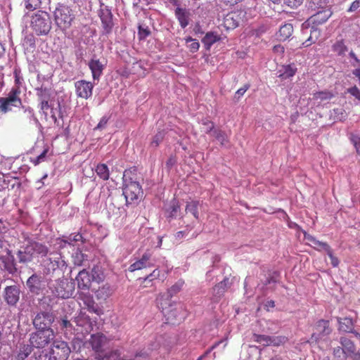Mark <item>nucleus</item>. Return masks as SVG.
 <instances>
[{"mask_svg": "<svg viewBox=\"0 0 360 360\" xmlns=\"http://www.w3.org/2000/svg\"><path fill=\"white\" fill-rule=\"evenodd\" d=\"M49 354L45 351H38L34 352L31 356L30 360H49Z\"/></svg>", "mask_w": 360, "mask_h": 360, "instance_id": "bf43d9fd", "label": "nucleus"}, {"mask_svg": "<svg viewBox=\"0 0 360 360\" xmlns=\"http://www.w3.org/2000/svg\"><path fill=\"white\" fill-rule=\"evenodd\" d=\"M269 346L279 347L284 345L288 338L285 336H269Z\"/></svg>", "mask_w": 360, "mask_h": 360, "instance_id": "c03bdc74", "label": "nucleus"}, {"mask_svg": "<svg viewBox=\"0 0 360 360\" xmlns=\"http://www.w3.org/2000/svg\"><path fill=\"white\" fill-rule=\"evenodd\" d=\"M340 343L342 346L345 351L350 354L356 351V347L353 341L346 337H341Z\"/></svg>", "mask_w": 360, "mask_h": 360, "instance_id": "4c0bfd02", "label": "nucleus"}, {"mask_svg": "<svg viewBox=\"0 0 360 360\" xmlns=\"http://www.w3.org/2000/svg\"><path fill=\"white\" fill-rule=\"evenodd\" d=\"M177 158L175 155H171L166 162V167L168 170H170L174 165H176Z\"/></svg>", "mask_w": 360, "mask_h": 360, "instance_id": "69168bd1", "label": "nucleus"}, {"mask_svg": "<svg viewBox=\"0 0 360 360\" xmlns=\"http://www.w3.org/2000/svg\"><path fill=\"white\" fill-rule=\"evenodd\" d=\"M34 348L30 343L20 345L19 351L15 356V360H25L32 353Z\"/></svg>", "mask_w": 360, "mask_h": 360, "instance_id": "473e14b6", "label": "nucleus"}, {"mask_svg": "<svg viewBox=\"0 0 360 360\" xmlns=\"http://www.w3.org/2000/svg\"><path fill=\"white\" fill-rule=\"evenodd\" d=\"M151 254L149 252H145L142 257L133 264H131L129 270L130 271H135L141 270L147 267L153 266V264L150 262Z\"/></svg>", "mask_w": 360, "mask_h": 360, "instance_id": "5701e85b", "label": "nucleus"}, {"mask_svg": "<svg viewBox=\"0 0 360 360\" xmlns=\"http://www.w3.org/2000/svg\"><path fill=\"white\" fill-rule=\"evenodd\" d=\"M54 330H35L30 334L29 342L34 348L44 349L54 341Z\"/></svg>", "mask_w": 360, "mask_h": 360, "instance_id": "9d476101", "label": "nucleus"}, {"mask_svg": "<svg viewBox=\"0 0 360 360\" xmlns=\"http://www.w3.org/2000/svg\"><path fill=\"white\" fill-rule=\"evenodd\" d=\"M79 314L75 318L76 326L74 327L72 323L64 316L60 321V326L65 335L68 333H74L75 338L72 341V349L77 352H82V350L89 349L90 347V339L86 336L90 332V317L87 312L86 307H81Z\"/></svg>", "mask_w": 360, "mask_h": 360, "instance_id": "f257e3e1", "label": "nucleus"}, {"mask_svg": "<svg viewBox=\"0 0 360 360\" xmlns=\"http://www.w3.org/2000/svg\"><path fill=\"white\" fill-rule=\"evenodd\" d=\"M35 91H36V94L38 97L39 101L50 99V98H51L50 89L41 85L40 87L35 88Z\"/></svg>", "mask_w": 360, "mask_h": 360, "instance_id": "a19ab883", "label": "nucleus"}, {"mask_svg": "<svg viewBox=\"0 0 360 360\" xmlns=\"http://www.w3.org/2000/svg\"><path fill=\"white\" fill-rule=\"evenodd\" d=\"M53 153L51 150L49 146H45L42 152L37 155L36 158H31V162H32L34 165H37L41 162H44L48 160L49 158L52 156Z\"/></svg>", "mask_w": 360, "mask_h": 360, "instance_id": "7c9ffc66", "label": "nucleus"}, {"mask_svg": "<svg viewBox=\"0 0 360 360\" xmlns=\"http://www.w3.org/2000/svg\"><path fill=\"white\" fill-rule=\"evenodd\" d=\"M25 53H33L36 48V38L32 34H27L22 42Z\"/></svg>", "mask_w": 360, "mask_h": 360, "instance_id": "c756f323", "label": "nucleus"}, {"mask_svg": "<svg viewBox=\"0 0 360 360\" xmlns=\"http://www.w3.org/2000/svg\"><path fill=\"white\" fill-rule=\"evenodd\" d=\"M82 240L83 241V237L81 234H70L69 236H63L61 238L57 239V243L60 248H64L67 245L74 246V243Z\"/></svg>", "mask_w": 360, "mask_h": 360, "instance_id": "a878e982", "label": "nucleus"}, {"mask_svg": "<svg viewBox=\"0 0 360 360\" xmlns=\"http://www.w3.org/2000/svg\"><path fill=\"white\" fill-rule=\"evenodd\" d=\"M21 91L19 87H13L5 97H0V112L6 114L14 108L22 107L20 98Z\"/></svg>", "mask_w": 360, "mask_h": 360, "instance_id": "1a4fd4ad", "label": "nucleus"}, {"mask_svg": "<svg viewBox=\"0 0 360 360\" xmlns=\"http://www.w3.org/2000/svg\"><path fill=\"white\" fill-rule=\"evenodd\" d=\"M70 352L66 342L56 340L52 343L49 360H67Z\"/></svg>", "mask_w": 360, "mask_h": 360, "instance_id": "ddd939ff", "label": "nucleus"}, {"mask_svg": "<svg viewBox=\"0 0 360 360\" xmlns=\"http://www.w3.org/2000/svg\"><path fill=\"white\" fill-rule=\"evenodd\" d=\"M333 95L330 91H319L314 94V98L315 99H319L321 101L330 100L333 98Z\"/></svg>", "mask_w": 360, "mask_h": 360, "instance_id": "864d4df0", "label": "nucleus"}, {"mask_svg": "<svg viewBox=\"0 0 360 360\" xmlns=\"http://www.w3.org/2000/svg\"><path fill=\"white\" fill-rule=\"evenodd\" d=\"M213 135L215 139L219 141L221 146H224L229 142V139L228 135L226 134L224 131H222L219 129H216L213 131Z\"/></svg>", "mask_w": 360, "mask_h": 360, "instance_id": "37998d69", "label": "nucleus"}, {"mask_svg": "<svg viewBox=\"0 0 360 360\" xmlns=\"http://www.w3.org/2000/svg\"><path fill=\"white\" fill-rule=\"evenodd\" d=\"M231 281L229 278H224L223 281L216 284L212 288V299L214 302L219 301L225 292L231 286Z\"/></svg>", "mask_w": 360, "mask_h": 360, "instance_id": "aec40b11", "label": "nucleus"}, {"mask_svg": "<svg viewBox=\"0 0 360 360\" xmlns=\"http://www.w3.org/2000/svg\"><path fill=\"white\" fill-rule=\"evenodd\" d=\"M297 68L294 63L281 65L278 70V77L283 81L292 77L297 72Z\"/></svg>", "mask_w": 360, "mask_h": 360, "instance_id": "b1692460", "label": "nucleus"}, {"mask_svg": "<svg viewBox=\"0 0 360 360\" xmlns=\"http://www.w3.org/2000/svg\"><path fill=\"white\" fill-rule=\"evenodd\" d=\"M241 20L240 15L238 12H230L225 15L221 25L226 30H233L236 28Z\"/></svg>", "mask_w": 360, "mask_h": 360, "instance_id": "412c9836", "label": "nucleus"}, {"mask_svg": "<svg viewBox=\"0 0 360 360\" xmlns=\"http://www.w3.org/2000/svg\"><path fill=\"white\" fill-rule=\"evenodd\" d=\"M104 65L99 60H91V73L94 79H98L102 74Z\"/></svg>", "mask_w": 360, "mask_h": 360, "instance_id": "e433bc0d", "label": "nucleus"}, {"mask_svg": "<svg viewBox=\"0 0 360 360\" xmlns=\"http://www.w3.org/2000/svg\"><path fill=\"white\" fill-rule=\"evenodd\" d=\"M98 1L100 2V10L98 15L101 18L103 29L106 32H109L113 26L112 15L108 7L105 5L104 1L102 0Z\"/></svg>", "mask_w": 360, "mask_h": 360, "instance_id": "f3484780", "label": "nucleus"}, {"mask_svg": "<svg viewBox=\"0 0 360 360\" xmlns=\"http://www.w3.org/2000/svg\"><path fill=\"white\" fill-rule=\"evenodd\" d=\"M160 277V271L159 269H155L148 275L146 277L143 278L142 284L143 288H147L152 285V282L155 279H158Z\"/></svg>", "mask_w": 360, "mask_h": 360, "instance_id": "79ce46f5", "label": "nucleus"}, {"mask_svg": "<svg viewBox=\"0 0 360 360\" xmlns=\"http://www.w3.org/2000/svg\"><path fill=\"white\" fill-rule=\"evenodd\" d=\"M4 252L5 254L0 255L1 269L10 275H16L20 271L18 258L15 257L12 250L8 248H6Z\"/></svg>", "mask_w": 360, "mask_h": 360, "instance_id": "9b49d317", "label": "nucleus"}, {"mask_svg": "<svg viewBox=\"0 0 360 360\" xmlns=\"http://www.w3.org/2000/svg\"><path fill=\"white\" fill-rule=\"evenodd\" d=\"M304 0H284V4L291 8H296L300 6Z\"/></svg>", "mask_w": 360, "mask_h": 360, "instance_id": "0e129e2a", "label": "nucleus"}, {"mask_svg": "<svg viewBox=\"0 0 360 360\" xmlns=\"http://www.w3.org/2000/svg\"><path fill=\"white\" fill-rule=\"evenodd\" d=\"M269 335L253 334V340L264 347L269 346Z\"/></svg>", "mask_w": 360, "mask_h": 360, "instance_id": "5fc2aeb1", "label": "nucleus"}, {"mask_svg": "<svg viewBox=\"0 0 360 360\" xmlns=\"http://www.w3.org/2000/svg\"><path fill=\"white\" fill-rule=\"evenodd\" d=\"M59 257L51 258L49 257L44 260V269L43 274L45 276L53 275L56 270L59 268Z\"/></svg>", "mask_w": 360, "mask_h": 360, "instance_id": "393cba45", "label": "nucleus"}, {"mask_svg": "<svg viewBox=\"0 0 360 360\" xmlns=\"http://www.w3.org/2000/svg\"><path fill=\"white\" fill-rule=\"evenodd\" d=\"M311 245L318 251L324 250L326 252L330 248V246L327 243L319 241L317 239L315 243Z\"/></svg>", "mask_w": 360, "mask_h": 360, "instance_id": "13d9d810", "label": "nucleus"}, {"mask_svg": "<svg viewBox=\"0 0 360 360\" xmlns=\"http://www.w3.org/2000/svg\"><path fill=\"white\" fill-rule=\"evenodd\" d=\"M47 285L51 293V298L53 299V302L56 297L63 299L70 297L75 290V283L64 278L56 280L54 283L49 281Z\"/></svg>", "mask_w": 360, "mask_h": 360, "instance_id": "423d86ee", "label": "nucleus"}, {"mask_svg": "<svg viewBox=\"0 0 360 360\" xmlns=\"http://www.w3.org/2000/svg\"><path fill=\"white\" fill-rule=\"evenodd\" d=\"M23 240L15 252L19 264L28 265L36 258L44 257L49 253V248L45 243H40L27 233L22 234Z\"/></svg>", "mask_w": 360, "mask_h": 360, "instance_id": "f03ea898", "label": "nucleus"}, {"mask_svg": "<svg viewBox=\"0 0 360 360\" xmlns=\"http://www.w3.org/2000/svg\"><path fill=\"white\" fill-rule=\"evenodd\" d=\"M312 4L317 5V8H321V10L312 15L309 20L314 25H319L326 22L328 18L332 15L333 12L330 9L325 8L322 4H326L325 1L322 2V0H311Z\"/></svg>", "mask_w": 360, "mask_h": 360, "instance_id": "2eb2a0df", "label": "nucleus"}, {"mask_svg": "<svg viewBox=\"0 0 360 360\" xmlns=\"http://www.w3.org/2000/svg\"><path fill=\"white\" fill-rule=\"evenodd\" d=\"M165 131H158L153 137L152 141H150V146L152 148H158L159 145L162 142L165 138Z\"/></svg>", "mask_w": 360, "mask_h": 360, "instance_id": "de8ad7c7", "label": "nucleus"}, {"mask_svg": "<svg viewBox=\"0 0 360 360\" xmlns=\"http://www.w3.org/2000/svg\"><path fill=\"white\" fill-rule=\"evenodd\" d=\"M28 291L34 295H39L46 290L44 277L39 274L34 273L26 281Z\"/></svg>", "mask_w": 360, "mask_h": 360, "instance_id": "4468645a", "label": "nucleus"}, {"mask_svg": "<svg viewBox=\"0 0 360 360\" xmlns=\"http://www.w3.org/2000/svg\"><path fill=\"white\" fill-rule=\"evenodd\" d=\"M180 210L179 202L174 199L170 202L169 207L167 209L169 217H174L177 215Z\"/></svg>", "mask_w": 360, "mask_h": 360, "instance_id": "8fccbe9b", "label": "nucleus"}, {"mask_svg": "<svg viewBox=\"0 0 360 360\" xmlns=\"http://www.w3.org/2000/svg\"><path fill=\"white\" fill-rule=\"evenodd\" d=\"M338 323V330L345 333H350L354 334L356 337L360 336V334L354 330V323L352 318H337Z\"/></svg>", "mask_w": 360, "mask_h": 360, "instance_id": "4be33fe9", "label": "nucleus"}, {"mask_svg": "<svg viewBox=\"0 0 360 360\" xmlns=\"http://www.w3.org/2000/svg\"><path fill=\"white\" fill-rule=\"evenodd\" d=\"M156 302L158 307L162 313H165V311L172 306L171 297L165 294H159L156 298Z\"/></svg>", "mask_w": 360, "mask_h": 360, "instance_id": "c85d7f7f", "label": "nucleus"}, {"mask_svg": "<svg viewBox=\"0 0 360 360\" xmlns=\"http://www.w3.org/2000/svg\"><path fill=\"white\" fill-rule=\"evenodd\" d=\"M150 34V31L147 26L139 25L138 27V36L141 40L145 39Z\"/></svg>", "mask_w": 360, "mask_h": 360, "instance_id": "6e6d98bb", "label": "nucleus"}, {"mask_svg": "<svg viewBox=\"0 0 360 360\" xmlns=\"http://www.w3.org/2000/svg\"><path fill=\"white\" fill-rule=\"evenodd\" d=\"M79 291V304L90 311V275L86 269L80 271L76 278Z\"/></svg>", "mask_w": 360, "mask_h": 360, "instance_id": "0eeeda50", "label": "nucleus"}, {"mask_svg": "<svg viewBox=\"0 0 360 360\" xmlns=\"http://www.w3.org/2000/svg\"><path fill=\"white\" fill-rule=\"evenodd\" d=\"M175 15L182 28H185L188 25L189 13L185 8H176Z\"/></svg>", "mask_w": 360, "mask_h": 360, "instance_id": "72a5a7b5", "label": "nucleus"}, {"mask_svg": "<svg viewBox=\"0 0 360 360\" xmlns=\"http://www.w3.org/2000/svg\"><path fill=\"white\" fill-rule=\"evenodd\" d=\"M316 329L319 331V334L313 333L311 340L319 342V338L321 337L329 335L332 332V328L330 326V321L328 320L320 319L316 323Z\"/></svg>", "mask_w": 360, "mask_h": 360, "instance_id": "6ab92c4d", "label": "nucleus"}, {"mask_svg": "<svg viewBox=\"0 0 360 360\" xmlns=\"http://www.w3.org/2000/svg\"><path fill=\"white\" fill-rule=\"evenodd\" d=\"M30 26L38 36L48 34L52 28V21L49 13L38 10L30 16Z\"/></svg>", "mask_w": 360, "mask_h": 360, "instance_id": "39448f33", "label": "nucleus"}, {"mask_svg": "<svg viewBox=\"0 0 360 360\" xmlns=\"http://www.w3.org/2000/svg\"><path fill=\"white\" fill-rule=\"evenodd\" d=\"M202 125L205 126V131L207 134H210L211 131L213 132V131L214 130V124L213 122L207 119H204L202 120Z\"/></svg>", "mask_w": 360, "mask_h": 360, "instance_id": "e2e57ef3", "label": "nucleus"}, {"mask_svg": "<svg viewBox=\"0 0 360 360\" xmlns=\"http://www.w3.org/2000/svg\"><path fill=\"white\" fill-rule=\"evenodd\" d=\"M333 355L335 360H347V352L341 347L333 348Z\"/></svg>", "mask_w": 360, "mask_h": 360, "instance_id": "3c124183", "label": "nucleus"}, {"mask_svg": "<svg viewBox=\"0 0 360 360\" xmlns=\"http://www.w3.org/2000/svg\"><path fill=\"white\" fill-rule=\"evenodd\" d=\"M332 51L339 56H345L347 51V46L345 45L344 39L337 40L331 46Z\"/></svg>", "mask_w": 360, "mask_h": 360, "instance_id": "c9c22d12", "label": "nucleus"}, {"mask_svg": "<svg viewBox=\"0 0 360 360\" xmlns=\"http://www.w3.org/2000/svg\"><path fill=\"white\" fill-rule=\"evenodd\" d=\"M41 301L42 304H46L50 309L37 311L32 320V325L35 330H53L51 326L55 321V316L51 311L53 305V299L51 298V296L44 295Z\"/></svg>", "mask_w": 360, "mask_h": 360, "instance_id": "20e7f679", "label": "nucleus"}, {"mask_svg": "<svg viewBox=\"0 0 360 360\" xmlns=\"http://www.w3.org/2000/svg\"><path fill=\"white\" fill-rule=\"evenodd\" d=\"M21 295L20 286L18 284L6 286L2 292V297L6 304L15 307L20 301Z\"/></svg>", "mask_w": 360, "mask_h": 360, "instance_id": "dca6fc26", "label": "nucleus"}, {"mask_svg": "<svg viewBox=\"0 0 360 360\" xmlns=\"http://www.w3.org/2000/svg\"><path fill=\"white\" fill-rule=\"evenodd\" d=\"M22 108L24 109V112L27 115L29 121H32L37 127H41V124L39 120L35 116L34 110L31 107L25 108L22 106Z\"/></svg>", "mask_w": 360, "mask_h": 360, "instance_id": "09e8293b", "label": "nucleus"}, {"mask_svg": "<svg viewBox=\"0 0 360 360\" xmlns=\"http://www.w3.org/2000/svg\"><path fill=\"white\" fill-rule=\"evenodd\" d=\"M53 13L56 26L62 30L69 28L75 19L72 10L63 4H58Z\"/></svg>", "mask_w": 360, "mask_h": 360, "instance_id": "6e6552de", "label": "nucleus"}, {"mask_svg": "<svg viewBox=\"0 0 360 360\" xmlns=\"http://www.w3.org/2000/svg\"><path fill=\"white\" fill-rule=\"evenodd\" d=\"M123 195L127 204L135 203L142 196L143 191L139 182L125 180Z\"/></svg>", "mask_w": 360, "mask_h": 360, "instance_id": "f8f14e48", "label": "nucleus"}, {"mask_svg": "<svg viewBox=\"0 0 360 360\" xmlns=\"http://www.w3.org/2000/svg\"><path fill=\"white\" fill-rule=\"evenodd\" d=\"M98 360H120V353L118 350L112 351L110 353L103 352L102 354H98V356L95 357Z\"/></svg>", "mask_w": 360, "mask_h": 360, "instance_id": "58836bf2", "label": "nucleus"}, {"mask_svg": "<svg viewBox=\"0 0 360 360\" xmlns=\"http://www.w3.org/2000/svg\"><path fill=\"white\" fill-rule=\"evenodd\" d=\"M95 172L98 176L102 180H108L110 176V172L105 164H99L96 166Z\"/></svg>", "mask_w": 360, "mask_h": 360, "instance_id": "ea45409f", "label": "nucleus"}, {"mask_svg": "<svg viewBox=\"0 0 360 360\" xmlns=\"http://www.w3.org/2000/svg\"><path fill=\"white\" fill-rule=\"evenodd\" d=\"M198 205L199 202L196 200L191 201L188 202L186 207V211L191 212L195 219H198L199 213H198Z\"/></svg>", "mask_w": 360, "mask_h": 360, "instance_id": "a18cd8bd", "label": "nucleus"}, {"mask_svg": "<svg viewBox=\"0 0 360 360\" xmlns=\"http://www.w3.org/2000/svg\"><path fill=\"white\" fill-rule=\"evenodd\" d=\"M328 255V256L329 257V258L330 259V263H331V265L333 266V267H338L339 264H340V260L339 259L335 256V255L333 254V251L331 248V247L326 252Z\"/></svg>", "mask_w": 360, "mask_h": 360, "instance_id": "052dcab7", "label": "nucleus"}, {"mask_svg": "<svg viewBox=\"0 0 360 360\" xmlns=\"http://www.w3.org/2000/svg\"><path fill=\"white\" fill-rule=\"evenodd\" d=\"M105 279V274L101 266H94L91 269V281L99 284Z\"/></svg>", "mask_w": 360, "mask_h": 360, "instance_id": "f704fd0d", "label": "nucleus"}, {"mask_svg": "<svg viewBox=\"0 0 360 360\" xmlns=\"http://www.w3.org/2000/svg\"><path fill=\"white\" fill-rule=\"evenodd\" d=\"M293 33V26L290 23H285L281 25L276 33L277 39L279 41H285L288 39Z\"/></svg>", "mask_w": 360, "mask_h": 360, "instance_id": "cd10ccee", "label": "nucleus"}, {"mask_svg": "<svg viewBox=\"0 0 360 360\" xmlns=\"http://www.w3.org/2000/svg\"><path fill=\"white\" fill-rule=\"evenodd\" d=\"M360 7V0H355L353 1L350 6V7L348 8V12H354L356 11Z\"/></svg>", "mask_w": 360, "mask_h": 360, "instance_id": "774afa93", "label": "nucleus"}, {"mask_svg": "<svg viewBox=\"0 0 360 360\" xmlns=\"http://www.w3.org/2000/svg\"><path fill=\"white\" fill-rule=\"evenodd\" d=\"M77 96L81 98L87 99L90 92L89 82L85 80H79L75 84Z\"/></svg>", "mask_w": 360, "mask_h": 360, "instance_id": "bb28decb", "label": "nucleus"}, {"mask_svg": "<svg viewBox=\"0 0 360 360\" xmlns=\"http://www.w3.org/2000/svg\"><path fill=\"white\" fill-rule=\"evenodd\" d=\"M39 108H40L42 114L46 118L48 114L46 110H48L49 108L51 109V108H53L51 106V103H49V100H44V101H39Z\"/></svg>", "mask_w": 360, "mask_h": 360, "instance_id": "680f3d73", "label": "nucleus"}, {"mask_svg": "<svg viewBox=\"0 0 360 360\" xmlns=\"http://www.w3.org/2000/svg\"><path fill=\"white\" fill-rule=\"evenodd\" d=\"M186 43H191L188 45V47L191 52L195 53L200 48V44L196 39H193L191 37L186 39Z\"/></svg>", "mask_w": 360, "mask_h": 360, "instance_id": "4d7b16f0", "label": "nucleus"}, {"mask_svg": "<svg viewBox=\"0 0 360 360\" xmlns=\"http://www.w3.org/2000/svg\"><path fill=\"white\" fill-rule=\"evenodd\" d=\"M221 40V37L214 32H207L205 37L202 39V42L204 44L207 50H209L211 46Z\"/></svg>", "mask_w": 360, "mask_h": 360, "instance_id": "2f4dec72", "label": "nucleus"}, {"mask_svg": "<svg viewBox=\"0 0 360 360\" xmlns=\"http://www.w3.org/2000/svg\"><path fill=\"white\" fill-rule=\"evenodd\" d=\"M109 340L103 334L91 335V348L95 351L96 356L102 354L109 347Z\"/></svg>", "mask_w": 360, "mask_h": 360, "instance_id": "a211bd4d", "label": "nucleus"}, {"mask_svg": "<svg viewBox=\"0 0 360 360\" xmlns=\"http://www.w3.org/2000/svg\"><path fill=\"white\" fill-rule=\"evenodd\" d=\"M184 282L182 281H179L176 283H174L172 286H171L168 290L167 295L168 297H172L173 295L177 294L179 292L181 291Z\"/></svg>", "mask_w": 360, "mask_h": 360, "instance_id": "603ef678", "label": "nucleus"}, {"mask_svg": "<svg viewBox=\"0 0 360 360\" xmlns=\"http://www.w3.org/2000/svg\"><path fill=\"white\" fill-rule=\"evenodd\" d=\"M348 92L353 96L360 100V91L356 86H354L352 88H349L348 89Z\"/></svg>", "mask_w": 360, "mask_h": 360, "instance_id": "338daca9", "label": "nucleus"}, {"mask_svg": "<svg viewBox=\"0 0 360 360\" xmlns=\"http://www.w3.org/2000/svg\"><path fill=\"white\" fill-rule=\"evenodd\" d=\"M4 184L6 185L8 189H13L15 187L20 188L21 186V183L17 177L7 176L4 179Z\"/></svg>", "mask_w": 360, "mask_h": 360, "instance_id": "49530a36", "label": "nucleus"}, {"mask_svg": "<svg viewBox=\"0 0 360 360\" xmlns=\"http://www.w3.org/2000/svg\"><path fill=\"white\" fill-rule=\"evenodd\" d=\"M91 290L94 292V300H91V313L94 312L96 314V316H91L92 330L94 326L98 329L101 326L103 325L104 321L101 318V315L103 314V304L112 295L113 290L108 283L103 284L97 288L91 285ZM91 299H93L92 297Z\"/></svg>", "mask_w": 360, "mask_h": 360, "instance_id": "7ed1b4c3", "label": "nucleus"}]
</instances>
